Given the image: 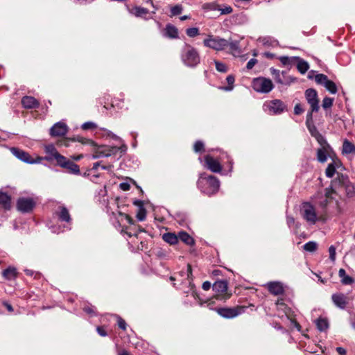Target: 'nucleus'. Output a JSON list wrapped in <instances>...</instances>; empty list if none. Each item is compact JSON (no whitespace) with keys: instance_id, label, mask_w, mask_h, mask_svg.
<instances>
[{"instance_id":"nucleus-16","label":"nucleus","mask_w":355,"mask_h":355,"mask_svg":"<svg viewBox=\"0 0 355 355\" xmlns=\"http://www.w3.org/2000/svg\"><path fill=\"white\" fill-rule=\"evenodd\" d=\"M10 151L19 160H21L25 163H28V164L38 163L40 162L41 159H43V158L39 157L38 160H35V159H33L27 152H26L21 149H19L18 148H15V147L11 148Z\"/></svg>"},{"instance_id":"nucleus-52","label":"nucleus","mask_w":355,"mask_h":355,"mask_svg":"<svg viewBox=\"0 0 355 355\" xmlns=\"http://www.w3.org/2000/svg\"><path fill=\"white\" fill-rule=\"evenodd\" d=\"M329 259L334 261L336 259V248L334 245H331L329 248Z\"/></svg>"},{"instance_id":"nucleus-31","label":"nucleus","mask_w":355,"mask_h":355,"mask_svg":"<svg viewBox=\"0 0 355 355\" xmlns=\"http://www.w3.org/2000/svg\"><path fill=\"white\" fill-rule=\"evenodd\" d=\"M342 153L343 155H355V145L347 139H345L343 143Z\"/></svg>"},{"instance_id":"nucleus-6","label":"nucleus","mask_w":355,"mask_h":355,"mask_svg":"<svg viewBox=\"0 0 355 355\" xmlns=\"http://www.w3.org/2000/svg\"><path fill=\"white\" fill-rule=\"evenodd\" d=\"M286 108L285 103L279 99L266 101L263 105V111L270 115L282 114Z\"/></svg>"},{"instance_id":"nucleus-29","label":"nucleus","mask_w":355,"mask_h":355,"mask_svg":"<svg viewBox=\"0 0 355 355\" xmlns=\"http://www.w3.org/2000/svg\"><path fill=\"white\" fill-rule=\"evenodd\" d=\"M21 104L26 109H33L39 106L38 101L33 96H26L21 99Z\"/></svg>"},{"instance_id":"nucleus-15","label":"nucleus","mask_w":355,"mask_h":355,"mask_svg":"<svg viewBox=\"0 0 355 355\" xmlns=\"http://www.w3.org/2000/svg\"><path fill=\"white\" fill-rule=\"evenodd\" d=\"M36 202L33 198H19L17 200V209L23 213H28L33 210Z\"/></svg>"},{"instance_id":"nucleus-64","label":"nucleus","mask_w":355,"mask_h":355,"mask_svg":"<svg viewBox=\"0 0 355 355\" xmlns=\"http://www.w3.org/2000/svg\"><path fill=\"white\" fill-rule=\"evenodd\" d=\"M120 188L123 191H128L130 189V185L128 183H125V182L121 183L120 184Z\"/></svg>"},{"instance_id":"nucleus-18","label":"nucleus","mask_w":355,"mask_h":355,"mask_svg":"<svg viewBox=\"0 0 355 355\" xmlns=\"http://www.w3.org/2000/svg\"><path fill=\"white\" fill-rule=\"evenodd\" d=\"M244 307L220 308L217 309L218 313L225 318H233L244 311Z\"/></svg>"},{"instance_id":"nucleus-56","label":"nucleus","mask_w":355,"mask_h":355,"mask_svg":"<svg viewBox=\"0 0 355 355\" xmlns=\"http://www.w3.org/2000/svg\"><path fill=\"white\" fill-rule=\"evenodd\" d=\"M304 110L300 104H296L294 107V113L296 115H299L303 112Z\"/></svg>"},{"instance_id":"nucleus-4","label":"nucleus","mask_w":355,"mask_h":355,"mask_svg":"<svg viewBox=\"0 0 355 355\" xmlns=\"http://www.w3.org/2000/svg\"><path fill=\"white\" fill-rule=\"evenodd\" d=\"M127 148L124 144L120 146H99L93 158L113 157L114 159H119L126 151Z\"/></svg>"},{"instance_id":"nucleus-60","label":"nucleus","mask_w":355,"mask_h":355,"mask_svg":"<svg viewBox=\"0 0 355 355\" xmlns=\"http://www.w3.org/2000/svg\"><path fill=\"white\" fill-rule=\"evenodd\" d=\"M211 286V283L208 281H206V282H203V284L202 285V288L205 291H208L210 289Z\"/></svg>"},{"instance_id":"nucleus-51","label":"nucleus","mask_w":355,"mask_h":355,"mask_svg":"<svg viewBox=\"0 0 355 355\" xmlns=\"http://www.w3.org/2000/svg\"><path fill=\"white\" fill-rule=\"evenodd\" d=\"M204 148V144L201 141H197L193 146L194 151L196 153H199L202 151Z\"/></svg>"},{"instance_id":"nucleus-49","label":"nucleus","mask_w":355,"mask_h":355,"mask_svg":"<svg viewBox=\"0 0 355 355\" xmlns=\"http://www.w3.org/2000/svg\"><path fill=\"white\" fill-rule=\"evenodd\" d=\"M218 11L220 12V15H228L232 12L233 9L230 6L223 5L222 7L220 6Z\"/></svg>"},{"instance_id":"nucleus-41","label":"nucleus","mask_w":355,"mask_h":355,"mask_svg":"<svg viewBox=\"0 0 355 355\" xmlns=\"http://www.w3.org/2000/svg\"><path fill=\"white\" fill-rule=\"evenodd\" d=\"M99 167H101V162H96L94 163L92 168L89 171L88 175L91 176L90 179L93 182H95L96 179L99 177V175L94 173Z\"/></svg>"},{"instance_id":"nucleus-40","label":"nucleus","mask_w":355,"mask_h":355,"mask_svg":"<svg viewBox=\"0 0 355 355\" xmlns=\"http://www.w3.org/2000/svg\"><path fill=\"white\" fill-rule=\"evenodd\" d=\"M131 12L136 17H143L148 13V10L142 7L135 6L132 8Z\"/></svg>"},{"instance_id":"nucleus-19","label":"nucleus","mask_w":355,"mask_h":355,"mask_svg":"<svg viewBox=\"0 0 355 355\" xmlns=\"http://www.w3.org/2000/svg\"><path fill=\"white\" fill-rule=\"evenodd\" d=\"M68 132V126L63 121L55 123L50 129L49 134L51 137H62Z\"/></svg>"},{"instance_id":"nucleus-35","label":"nucleus","mask_w":355,"mask_h":355,"mask_svg":"<svg viewBox=\"0 0 355 355\" xmlns=\"http://www.w3.org/2000/svg\"><path fill=\"white\" fill-rule=\"evenodd\" d=\"M339 277L341 278V282L344 285H350L354 283V279L347 275L345 269L340 268L338 271Z\"/></svg>"},{"instance_id":"nucleus-7","label":"nucleus","mask_w":355,"mask_h":355,"mask_svg":"<svg viewBox=\"0 0 355 355\" xmlns=\"http://www.w3.org/2000/svg\"><path fill=\"white\" fill-rule=\"evenodd\" d=\"M203 44L205 46L212 49L216 51H221L227 48L228 40L218 36L209 35L204 40Z\"/></svg>"},{"instance_id":"nucleus-38","label":"nucleus","mask_w":355,"mask_h":355,"mask_svg":"<svg viewBox=\"0 0 355 355\" xmlns=\"http://www.w3.org/2000/svg\"><path fill=\"white\" fill-rule=\"evenodd\" d=\"M315 324L318 329L320 331H325L329 327V322L327 319L324 318H319L315 320Z\"/></svg>"},{"instance_id":"nucleus-22","label":"nucleus","mask_w":355,"mask_h":355,"mask_svg":"<svg viewBox=\"0 0 355 355\" xmlns=\"http://www.w3.org/2000/svg\"><path fill=\"white\" fill-rule=\"evenodd\" d=\"M205 166L214 173H220L222 167L220 162L215 159L212 156L207 155L204 157Z\"/></svg>"},{"instance_id":"nucleus-62","label":"nucleus","mask_w":355,"mask_h":355,"mask_svg":"<svg viewBox=\"0 0 355 355\" xmlns=\"http://www.w3.org/2000/svg\"><path fill=\"white\" fill-rule=\"evenodd\" d=\"M286 222H287L288 225L289 227H291L295 223V219L292 216H287Z\"/></svg>"},{"instance_id":"nucleus-5","label":"nucleus","mask_w":355,"mask_h":355,"mask_svg":"<svg viewBox=\"0 0 355 355\" xmlns=\"http://www.w3.org/2000/svg\"><path fill=\"white\" fill-rule=\"evenodd\" d=\"M181 59L189 67H194L200 63V55L197 50L189 44H185L182 49Z\"/></svg>"},{"instance_id":"nucleus-33","label":"nucleus","mask_w":355,"mask_h":355,"mask_svg":"<svg viewBox=\"0 0 355 355\" xmlns=\"http://www.w3.org/2000/svg\"><path fill=\"white\" fill-rule=\"evenodd\" d=\"M10 197L6 193L0 191V205L5 209H10Z\"/></svg>"},{"instance_id":"nucleus-63","label":"nucleus","mask_w":355,"mask_h":355,"mask_svg":"<svg viewBox=\"0 0 355 355\" xmlns=\"http://www.w3.org/2000/svg\"><path fill=\"white\" fill-rule=\"evenodd\" d=\"M336 352L339 354V355H346V350L343 347H336Z\"/></svg>"},{"instance_id":"nucleus-55","label":"nucleus","mask_w":355,"mask_h":355,"mask_svg":"<svg viewBox=\"0 0 355 355\" xmlns=\"http://www.w3.org/2000/svg\"><path fill=\"white\" fill-rule=\"evenodd\" d=\"M138 220L143 221L146 218V211L144 209H141L137 215Z\"/></svg>"},{"instance_id":"nucleus-32","label":"nucleus","mask_w":355,"mask_h":355,"mask_svg":"<svg viewBox=\"0 0 355 355\" xmlns=\"http://www.w3.org/2000/svg\"><path fill=\"white\" fill-rule=\"evenodd\" d=\"M339 164V160H334L332 163L329 164L325 171L326 176L327 178H332L334 175L336 169L338 167Z\"/></svg>"},{"instance_id":"nucleus-53","label":"nucleus","mask_w":355,"mask_h":355,"mask_svg":"<svg viewBox=\"0 0 355 355\" xmlns=\"http://www.w3.org/2000/svg\"><path fill=\"white\" fill-rule=\"evenodd\" d=\"M96 127V125L93 122H85L82 125V128L83 130H89V129H93Z\"/></svg>"},{"instance_id":"nucleus-10","label":"nucleus","mask_w":355,"mask_h":355,"mask_svg":"<svg viewBox=\"0 0 355 355\" xmlns=\"http://www.w3.org/2000/svg\"><path fill=\"white\" fill-rule=\"evenodd\" d=\"M180 275L182 277L186 276V277H187L185 282H183V284H188V286H187V289L184 291V292L187 294L191 293L195 299H198L199 298L198 295L195 289V286L192 282V278H191L192 270H191V266L187 265L186 270L184 272L182 271L180 272Z\"/></svg>"},{"instance_id":"nucleus-25","label":"nucleus","mask_w":355,"mask_h":355,"mask_svg":"<svg viewBox=\"0 0 355 355\" xmlns=\"http://www.w3.org/2000/svg\"><path fill=\"white\" fill-rule=\"evenodd\" d=\"M334 304L341 309H345L348 303V297L343 293H335L331 296Z\"/></svg>"},{"instance_id":"nucleus-14","label":"nucleus","mask_w":355,"mask_h":355,"mask_svg":"<svg viewBox=\"0 0 355 355\" xmlns=\"http://www.w3.org/2000/svg\"><path fill=\"white\" fill-rule=\"evenodd\" d=\"M57 164L60 167L65 168L67 172L71 174H80L79 166L64 156L59 157V160Z\"/></svg>"},{"instance_id":"nucleus-36","label":"nucleus","mask_w":355,"mask_h":355,"mask_svg":"<svg viewBox=\"0 0 355 355\" xmlns=\"http://www.w3.org/2000/svg\"><path fill=\"white\" fill-rule=\"evenodd\" d=\"M162 239L165 242L171 245L176 244L178 241V236H177L175 233L171 232L164 234L162 235Z\"/></svg>"},{"instance_id":"nucleus-20","label":"nucleus","mask_w":355,"mask_h":355,"mask_svg":"<svg viewBox=\"0 0 355 355\" xmlns=\"http://www.w3.org/2000/svg\"><path fill=\"white\" fill-rule=\"evenodd\" d=\"M55 215L58 217V220L60 222H65L67 225L64 226L67 230H70L71 227L69 226L71 222V218L70 214L64 206H60L58 209L55 212Z\"/></svg>"},{"instance_id":"nucleus-50","label":"nucleus","mask_w":355,"mask_h":355,"mask_svg":"<svg viewBox=\"0 0 355 355\" xmlns=\"http://www.w3.org/2000/svg\"><path fill=\"white\" fill-rule=\"evenodd\" d=\"M279 60L282 63L283 65H290L292 63V61L295 60L294 57H288V56H281Z\"/></svg>"},{"instance_id":"nucleus-59","label":"nucleus","mask_w":355,"mask_h":355,"mask_svg":"<svg viewBox=\"0 0 355 355\" xmlns=\"http://www.w3.org/2000/svg\"><path fill=\"white\" fill-rule=\"evenodd\" d=\"M96 331L98 334L101 336H106L107 333L103 327H97Z\"/></svg>"},{"instance_id":"nucleus-37","label":"nucleus","mask_w":355,"mask_h":355,"mask_svg":"<svg viewBox=\"0 0 355 355\" xmlns=\"http://www.w3.org/2000/svg\"><path fill=\"white\" fill-rule=\"evenodd\" d=\"M178 239L189 245H192L194 244L193 239L185 232H180L178 234Z\"/></svg>"},{"instance_id":"nucleus-45","label":"nucleus","mask_w":355,"mask_h":355,"mask_svg":"<svg viewBox=\"0 0 355 355\" xmlns=\"http://www.w3.org/2000/svg\"><path fill=\"white\" fill-rule=\"evenodd\" d=\"M317 247L318 245L315 242L309 241L304 245L303 248L307 252H314L316 250Z\"/></svg>"},{"instance_id":"nucleus-28","label":"nucleus","mask_w":355,"mask_h":355,"mask_svg":"<svg viewBox=\"0 0 355 355\" xmlns=\"http://www.w3.org/2000/svg\"><path fill=\"white\" fill-rule=\"evenodd\" d=\"M162 35L164 37L170 39H177L179 37L178 28L174 25L171 24H166Z\"/></svg>"},{"instance_id":"nucleus-9","label":"nucleus","mask_w":355,"mask_h":355,"mask_svg":"<svg viewBox=\"0 0 355 355\" xmlns=\"http://www.w3.org/2000/svg\"><path fill=\"white\" fill-rule=\"evenodd\" d=\"M306 125L311 135L313 137L318 143L325 144L326 139L318 132L314 125L311 112H307L306 114Z\"/></svg>"},{"instance_id":"nucleus-58","label":"nucleus","mask_w":355,"mask_h":355,"mask_svg":"<svg viewBox=\"0 0 355 355\" xmlns=\"http://www.w3.org/2000/svg\"><path fill=\"white\" fill-rule=\"evenodd\" d=\"M118 325L123 330H125L126 329V323L125 320H123L122 318L119 317H118Z\"/></svg>"},{"instance_id":"nucleus-13","label":"nucleus","mask_w":355,"mask_h":355,"mask_svg":"<svg viewBox=\"0 0 355 355\" xmlns=\"http://www.w3.org/2000/svg\"><path fill=\"white\" fill-rule=\"evenodd\" d=\"M227 282L226 280H218L214 282L212 286L213 291L218 293L216 295L217 300H226L230 295H226L227 291Z\"/></svg>"},{"instance_id":"nucleus-3","label":"nucleus","mask_w":355,"mask_h":355,"mask_svg":"<svg viewBox=\"0 0 355 355\" xmlns=\"http://www.w3.org/2000/svg\"><path fill=\"white\" fill-rule=\"evenodd\" d=\"M197 186L202 193L207 196H211L218 191L220 181L214 175L202 173L198 180Z\"/></svg>"},{"instance_id":"nucleus-1","label":"nucleus","mask_w":355,"mask_h":355,"mask_svg":"<svg viewBox=\"0 0 355 355\" xmlns=\"http://www.w3.org/2000/svg\"><path fill=\"white\" fill-rule=\"evenodd\" d=\"M333 191L327 189L324 195H321L319 201L316 204L320 207V211H324L327 214L328 219L340 214L341 210L338 202L332 197Z\"/></svg>"},{"instance_id":"nucleus-21","label":"nucleus","mask_w":355,"mask_h":355,"mask_svg":"<svg viewBox=\"0 0 355 355\" xmlns=\"http://www.w3.org/2000/svg\"><path fill=\"white\" fill-rule=\"evenodd\" d=\"M318 144L320 145V148L317 150V159L320 163H324L327 160L328 154L331 150V148L327 140H325V144Z\"/></svg>"},{"instance_id":"nucleus-42","label":"nucleus","mask_w":355,"mask_h":355,"mask_svg":"<svg viewBox=\"0 0 355 355\" xmlns=\"http://www.w3.org/2000/svg\"><path fill=\"white\" fill-rule=\"evenodd\" d=\"M183 11V6L181 4H176L170 8V17H174L180 15Z\"/></svg>"},{"instance_id":"nucleus-17","label":"nucleus","mask_w":355,"mask_h":355,"mask_svg":"<svg viewBox=\"0 0 355 355\" xmlns=\"http://www.w3.org/2000/svg\"><path fill=\"white\" fill-rule=\"evenodd\" d=\"M124 217L130 225L122 228L121 232L123 234H126L129 238L133 236L137 237L139 232H143V230H141L140 227L132 224V220L129 216L124 215Z\"/></svg>"},{"instance_id":"nucleus-48","label":"nucleus","mask_w":355,"mask_h":355,"mask_svg":"<svg viewBox=\"0 0 355 355\" xmlns=\"http://www.w3.org/2000/svg\"><path fill=\"white\" fill-rule=\"evenodd\" d=\"M216 69L219 72L225 73L227 71V67L225 64L219 61H214Z\"/></svg>"},{"instance_id":"nucleus-12","label":"nucleus","mask_w":355,"mask_h":355,"mask_svg":"<svg viewBox=\"0 0 355 355\" xmlns=\"http://www.w3.org/2000/svg\"><path fill=\"white\" fill-rule=\"evenodd\" d=\"M315 80L318 84L323 85L331 94H334L338 91L337 86L335 83L329 80L328 77L323 73H318L315 75Z\"/></svg>"},{"instance_id":"nucleus-44","label":"nucleus","mask_w":355,"mask_h":355,"mask_svg":"<svg viewBox=\"0 0 355 355\" xmlns=\"http://www.w3.org/2000/svg\"><path fill=\"white\" fill-rule=\"evenodd\" d=\"M230 50L232 52H236L238 53H241V50L239 48V42L238 41H228V46Z\"/></svg>"},{"instance_id":"nucleus-2","label":"nucleus","mask_w":355,"mask_h":355,"mask_svg":"<svg viewBox=\"0 0 355 355\" xmlns=\"http://www.w3.org/2000/svg\"><path fill=\"white\" fill-rule=\"evenodd\" d=\"M300 212L302 218L311 225H315L317 221L325 222L328 220L327 214L324 211H316L315 207L309 202L302 204Z\"/></svg>"},{"instance_id":"nucleus-39","label":"nucleus","mask_w":355,"mask_h":355,"mask_svg":"<svg viewBox=\"0 0 355 355\" xmlns=\"http://www.w3.org/2000/svg\"><path fill=\"white\" fill-rule=\"evenodd\" d=\"M202 9L206 12L216 11L220 9V5L216 1L208 2L202 4Z\"/></svg>"},{"instance_id":"nucleus-46","label":"nucleus","mask_w":355,"mask_h":355,"mask_svg":"<svg viewBox=\"0 0 355 355\" xmlns=\"http://www.w3.org/2000/svg\"><path fill=\"white\" fill-rule=\"evenodd\" d=\"M187 35L190 37H194L199 35V29L196 27L189 28L186 30Z\"/></svg>"},{"instance_id":"nucleus-11","label":"nucleus","mask_w":355,"mask_h":355,"mask_svg":"<svg viewBox=\"0 0 355 355\" xmlns=\"http://www.w3.org/2000/svg\"><path fill=\"white\" fill-rule=\"evenodd\" d=\"M304 94L306 100L311 107V110L308 112H311L312 114L314 112H317L320 109V106L316 90L311 88L307 89Z\"/></svg>"},{"instance_id":"nucleus-24","label":"nucleus","mask_w":355,"mask_h":355,"mask_svg":"<svg viewBox=\"0 0 355 355\" xmlns=\"http://www.w3.org/2000/svg\"><path fill=\"white\" fill-rule=\"evenodd\" d=\"M266 286L272 295H279L284 293L283 284L280 282H270L266 284Z\"/></svg>"},{"instance_id":"nucleus-47","label":"nucleus","mask_w":355,"mask_h":355,"mask_svg":"<svg viewBox=\"0 0 355 355\" xmlns=\"http://www.w3.org/2000/svg\"><path fill=\"white\" fill-rule=\"evenodd\" d=\"M333 102L334 98L327 96L324 97L322 101V106L324 109L330 108L333 105Z\"/></svg>"},{"instance_id":"nucleus-30","label":"nucleus","mask_w":355,"mask_h":355,"mask_svg":"<svg viewBox=\"0 0 355 355\" xmlns=\"http://www.w3.org/2000/svg\"><path fill=\"white\" fill-rule=\"evenodd\" d=\"M2 276L8 281L15 279L17 277V268L14 266H8L2 271Z\"/></svg>"},{"instance_id":"nucleus-34","label":"nucleus","mask_w":355,"mask_h":355,"mask_svg":"<svg viewBox=\"0 0 355 355\" xmlns=\"http://www.w3.org/2000/svg\"><path fill=\"white\" fill-rule=\"evenodd\" d=\"M295 60L297 61V69L302 73L304 74L309 69V65L307 62L300 58L299 57H294Z\"/></svg>"},{"instance_id":"nucleus-43","label":"nucleus","mask_w":355,"mask_h":355,"mask_svg":"<svg viewBox=\"0 0 355 355\" xmlns=\"http://www.w3.org/2000/svg\"><path fill=\"white\" fill-rule=\"evenodd\" d=\"M227 82L228 83V86L227 87H223L221 89L225 91H231L233 89L234 87V83L235 81L234 76L233 75H229L227 78Z\"/></svg>"},{"instance_id":"nucleus-57","label":"nucleus","mask_w":355,"mask_h":355,"mask_svg":"<svg viewBox=\"0 0 355 355\" xmlns=\"http://www.w3.org/2000/svg\"><path fill=\"white\" fill-rule=\"evenodd\" d=\"M84 311L86 312L87 313L91 315H95V311H94V306H85L84 307L83 309Z\"/></svg>"},{"instance_id":"nucleus-54","label":"nucleus","mask_w":355,"mask_h":355,"mask_svg":"<svg viewBox=\"0 0 355 355\" xmlns=\"http://www.w3.org/2000/svg\"><path fill=\"white\" fill-rule=\"evenodd\" d=\"M257 63V60L255 58H252L248 62L246 68L248 70L252 69Z\"/></svg>"},{"instance_id":"nucleus-27","label":"nucleus","mask_w":355,"mask_h":355,"mask_svg":"<svg viewBox=\"0 0 355 355\" xmlns=\"http://www.w3.org/2000/svg\"><path fill=\"white\" fill-rule=\"evenodd\" d=\"M270 73L272 74V76H273L275 80L279 83V84H281V85H291L292 83H294L296 81V78H293V77H290L289 78L291 79L290 81H284L282 78V72H280L279 70L278 69H276L273 67H271L270 69Z\"/></svg>"},{"instance_id":"nucleus-8","label":"nucleus","mask_w":355,"mask_h":355,"mask_svg":"<svg viewBox=\"0 0 355 355\" xmlns=\"http://www.w3.org/2000/svg\"><path fill=\"white\" fill-rule=\"evenodd\" d=\"M252 87L254 91L259 93L267 94L274 88L271 80L264 77H258L252 80Z\"/></svg>"},{"instance_id":"nucleus-23","label":"nucleus","mask_w":355,"mask_h":355,"mask_svg":"<svg viewBox=\"0 0 355 355\" xmlns=\"http://www.w3.org/2000/svg\"><path fill=\"white\" fill-rule=\"evenodd\" d=\"M44 151L46 155L44 159L47 161L55 160L58 163L59 157L63 156L58 152L57 149L53 144L46 146L44 148Z\"/></svg>"},{"instance_id":"nucleus-61","label":"nucleus","mask_w":355,"mask_h":355,"mask_svg":"<svg viewBox=\"0 0 355 355\" xmlns=\"http://www.w3.org/2000/svg\"><path fill=\"white\" fill-rule=\"evenodd\" d=\"M225 156L227 157V162L229 163L230 165L229 173H231L233 168V161L227 155L225 154Z\"/></svg>"},{"instance_id":"nucleus-26","label":"nucleus","mask_w":355,"mask_h":355,"mask_svg":"<svg viewBox=\"0 0 355 355\" xmlns=\"http://www.w3.org/2000/svg\"><path fill=\"white\" fill-rule=\"evenodd\" d=\"M340 183L341 187L345 191L348 197L352 198L355 196V187L347 177H343Z\"/></svg>"}]
</instances>
